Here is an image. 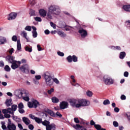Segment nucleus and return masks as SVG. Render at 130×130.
Instances as JSON below:
<instances>
[{
  "label": "nucleus",
  "instance_id": "obj_61",
  "mask_svg": "<svg viewBox=\"0 0 130 130\" xmlns=\"http://www.w3.org/2000/svg\"><path fill=\"white\" fill-rule=\"evenodd\" d=\"M90 125H94V126H95V125H96V124H95V122H94V121L93 120H91L90 121Z\"/></svg>",
  "mask_w": 130,
  "mask_h": 130
},
{
  "label": "nucleus",
  "instance_id": "obj_49",
  "mask_svg": "<svg viewBox=\"0 0 130 130\" xmlns=\"http://www.w3.org/2000/svg\"><path fill=\"white\" fill-rule=\"evenodd\" d=\"M125 25L128 28H130V20H127L125 22Z\"/></svg>",
  "mask_w": 130,
  "mask_h": 130
},
{
  "label": "nucleus",
  "instance_id": "obj_9",
  "mask_svg": "<svg viewBox=\"0 0 130 130\" xmlns=\"http://www.w3.org/2000/svg\"><path fill=\"white\" fill-rule=\"evenodd\" d=\"M20 71L22 72V73H24L25 74H27L29 73V67L28 64H24L21 66L19 68Z\"/></svg>",
  "mask_w": 130,
  "mask_h": 130
},
{
  "label": "nucleus",
  "instance_id": "obj_18",
  "mask_svg": "<svg viewBox=\"0 0 130 130\" xmlns=\"http://www.w3.org/2000/svg\"><path fill=\"white\" fill-rule=\"evenodd\" d=\"M21 36L23 37V38H25L27 42L29 41V38H28V35L26 33V31L23 30L21 31L20 34Z\"/></svg>",
  "mask_w": 130,
  "mask_h": 130
},
{
  "label": "nucleus",
  "instance_id": "obj_48",
  "mask_svg": "<svg viewBox=\"0 0 130 130\" xmlns=\"http://www.w3.org/2000/svg\"><path fill=\"white\" fill-rule=\"evenodd\" d=\"M18 108L19 109L24 108V105L23 104V103H19V104L18 105Z\"/></svg>",
  "mask_w": 130,
  "mask_h": 130
},
{
  "label": "nucleus",
  "instance_id": "obj_37",
  "mask_svg": "<svg viewBox=\"0 0 130 130\" xmlns=\"http://www.w3.org/2000/svg\"><path fill=\"white\" fill-rule=\"evenodd\" d=\"M35 20L36 21V22H42V19L41 18V17H35Z\"/></svg>",
  "mask_w": 130,
  "mask_h": 130
},
{
  "label": "nucleus",
  "instance_id": "obj_24",
  "mask_svg": "<svg viewBox=\"0 0 130 130\" xmlns=\"http://www.w3.org/2000/svg\"><path fill=\"white\" fill-rule=\"evenodd\" d=\"M7 58L9 62H10V63H12V62L15 61V60H14V57H13V56H8Z\"/></svg>",
  "mask_w": 130,
  "mask_h": 130
},
{
  "label": "nucleus",
  "instance_id": "obj_53",
  "mask_svg": "<svg viewBox=\"0 0 130 130\" xmlns=\"http://www.w3.org/2000/svg\"><path fill=\"white\" fill-rule=\"evenodd\" d=\"M29 15H30V16H34L35 15V11L30 10L29 12Z\"/></svg>",
  "mask_w": 130,
  "mask_h": 130
},
{
  "label": "nucleus",
  "instance_id": "obj_38",
  "mask_svg": "<svg viewBox=\"0 0 130 130\" xmlns=\"http://www.w3.org/2000/svg\"><path fill=\"white\" fill-rule=\"evenodd\" d=\"M29 3L31 6H34L36 4V1L35 0H29Z\"/></svg>",
  "mask_w": 130,
  "mask_h": 130
},
{
  "label": "nucleus",
  "instance_id": "obj_1",
  "mask_svg": "<svg viewBox=\"0 0 130 130\" xmlns=\"http://www.w3.org/2000/svg\"><path fill=\"white\" fill-rule=\"evenodd\" d=\"M61 13L60 7L54 5H51L48 7V13L46 10L44 9H41L39 10L40 16L43 18H45L47 16V20H52L53 17L59 16Z\"/></svg>",
  "mask_w": 130,
  "mask_h": 130
},
{
  "label": "nucleus",
  "instance_id": "obj_23",
  "mask_svg": "<svg viewBox=\"0 0 130 130\" xmlns=\"http://www.w3.org/2000/svg\"><path fill=\"white\" fill-rule=\"evenodd\" d=\"M51 101L52 102V103H58V102H59V99H58V98L55 97V96H53L51 98Z\"/></svg>",
  "mask_w": 130,
  "mask_h": 130
},
{
  "label": "nucleus",
  "instance_id": "obj_25",
  "mask_svg": "<svg viewBox=\"0 0 130 130\" xmlns=\"http://www.w3.org/2000/svg\"><path fill=\"white\" fill-rule=\"evenodd\" d=\"M24 49L25 50V51H27L28 52H32V46H26L24 47Z\"/></svg>",
  "mask_w": 130,
  "mask_h": 130
},
{
  "label": "nucleus",
  "instance_id": "obj_10",
  "mask_svg": "<svg viewBox=\"0 0 130 130\" xmlns=\"http://www.w3.org/2000/svg\"><path fill=\"white\" fill-rule=\"evenodd\" d=\"M67 60L68 62H77L78 61V57L76 55H74L72 56L71 55H69L67 57Z\"/></svg>",
  "mask_w": 130,
  "mask_h": 130
},
{
  "label": "nucleus",
  "instance_id": "obj_28",
  "mask_svg": "<svg viewBox=\"0 0 130 130\" xmlns=\"http://www.w3.org/2000/svg\"><path fill=\"white\" fill-rule=\"evenodd\" d=\"M58 34L59 36H61V37H66L67 36V35L61 31H58Z\"/></svg>",
  "mask_w": 130,
  "mask_h": 130
},
{
  "label": "nucleus",
  "instance_id": "obj_58",
  "mask_svg": "<svg viewBox=\"0 0 130 130\" xmlns=\"http://www.w3.org/2000/svg\"><path fill=\"white\" fill-rule=\"evenodd\" d=\"M74 121L76 123H80V121L78 118H74Z\"/></svg>",
  "mask_w": 130,
  "mask_h": 130
},
{
  "label": "nucleus",
  "instance_id": "obj_62",
  "mask_svg": "<svg viewBox=\"0 0 130 130\" xmlns=\"http://www.w3.org/2000/svg\"><path fill=\"white\" fill-rule=\"evenodd\" d=\"M19 112L20 113H24L25 112V111L23 109H19Z\"/></svg>",
  "mask_w": 130,
  "mask_h": 130
},
{
  "label": "nucleus",
  "instance_id": "obj_17",
  "mask_svg": "<svg viewBox=\"0 0 130 130\" xmlns=\"http://www.w3.org/2000/svg\"><path fill=\"white\" fill-rule=\"evenodd\" d=\"M22 121H23L24 123L26 124V125H29L30 123H31V121L27 117H22Z\"/></svg>",
  "mask_w": 130,
  "mask_h": 130
},
{
  "label": "nucleus",
  "instance_id": "obj_30",
  "mask_svg": "<svg viewBox=\"0 0 130 130\" xmlns=\"http://www.w3.org/2000/svg\"><path fill=\"white\" fill-rule=\"evenodd\" d=\"M61 28H65V30H66V31H71V30H72V27L71 26H65V25H63L62 26H61Z\"/></svg>",
  "mask_w": 130,
  "mask_h": 130
},
{
  "label": "nucleus",
  "instance_id": "obj_7",
  "mask_svg": "<svg viewBox=\"0 0 130 130\" xmlns=\"http://www.w3.org/2000/svg\"><path fill=\"white\" fill-rule=\"evenodd\" d=\"M27 105L29 108H37L39 106V102L37 100H34L31 102H28Z\"/></svg>",
  "mask_w": 130,
  "mask_h": 130
},
{
  "label": "nucleus",
  "instance_id": "obj_5",
  "mask_svg": "<svg viewBox=\"0 0 130 130\" xmlns=\"http://www.w3.org/2000/svg\"><path fill=\"white\" fill-rule=\"evenodd\" d=\"M42 124L43 125L46 126V130H52L56 129V125L54 123L50 124V122L47 120H45L44 121H42Z\"/></svg>",
  "mask_w": 130,
  "mask_h": 130
},
{
  "label": "nucleus",
  "instance_id": "obj_19",
  "mask_svg": "<svg viewBox=\"0 0 130 130\" xmlns=\"http://www.w3.org/2000/svg\"><path fill=\"white\" fill-rule=\"evenodd\" d=\"M122 10L125 11V12H130V5H123L122 7Z\"/></svg>",
  "mask_w": 130,
  "mask_h": 130
},
{
  "label": "nucleus",
  "instance_id": "obj_45",
  "mask_svg": "<svg viewBox=\"0 0 130 130\" xmlns=\"http://www.w3.org/2000/svg\"><path fill=\"white\" fill-rule=\"evenodd\" d=\"M113 124L115 127H117L119 125L118 122H117L116 121H113Z\"/></svg>",
  "mask_w": 130,
  "mask_h": 130
},
{
  "label": "nucleus",
  "instance_id": "obj_63",
  "mask_svg": "<svg viewBox=\"0 0 130 130\" xmlns=\"http://www.w3.org/2000/svg\"><path fill=\"white\" fill-rule=\"evenodd\" d=\"M114 111L115 112H119V109L117 107H116L114 108Z\"/></svg>",
  "mask_w": 130,
  "mask_h": 130
},
{
  "label": "nucleus",
  "instance_id": "obj_43",
  "mask_svg": "<svg viewBox=\"0 0 130 130\" xmlns=\"http://www.w3.org/2000/svg\"><path fill=\"white\" fill-rule=\"evenodd\" d=\"M81 124H83V125H85V124H86V125H89V122L83 120L81 122Z\"/></svg>",
  "mask_w": 130,
  "mask_h": 130
},
{
  "label": "nucleus",
  "instance_id": "obj_14",
  "mask_svg": "<svg viewBox=\"0 0 130 130\" xmlns=\"http://www.w3.org/2000/svg\"><path fill=\"white\" fill-rule=\"evenodd\" d=\"M17 13H10L7 18V19L9 20V21H12V20H15V19H16V18H17Z\"/></svg>",
  "mask_w": 130,
  "mask_h": 130
},
{
  "label": "nucleus",
  "instance_id": "obj_29",
  "mask_svg": "<svg viewBox=\"0 0 130 130\" xmlns=\"http://www.w3.org/2000/svg\"><path fill=\"white\" fill-rule=\"evenodd\" d=\"M119 57L121 59H123V58H124V57H125V52H121L120 53Z\"/></svg>",
  "mask_w": 130,
  "mask_h": 130
},
{
  "label": "nucleus",
  "instance_id": "obj_52",
  "mask_svg": "<svg viewBox=\"0 0 130 130\" xmlns=\"http://www.w3.org/2000/svg\"><path fill=\"white\" fill-rule=\"evenodd\" d=\"M28 128L30 130H33L34 129V126L31 124H28Z\"/></svg>",
  "mask_w": 130,
  "mask_h": 130
},
{
  "label": "nucleus",
  "instance_id": "obj_51",
  "mask_svg": "<svg viewBox=\"0 0 130 130\" xmlns=\"http://www.w3.org/2000/svg\"><path fill=\"white\" fill-rule=\"evenodd\" d=\"M57 54L59 56H64V53H63V52H61L60 51H58L57 52Z\"/></svg>",
  "mask_w": 130,
  "mask_h": 130
},
{
  "label": "nucleus",
  "instance_id": "obj_31",
  "mask_svg": "<svg viewBox=\"0 0 130 130\" xmlns=\"http://www.w3.org/2000/svg\"><path fill=\"white\" fill-rule=\"evenodd\" d=\"M36 122H37V123H42V119L41 118H39L38 117L36 118V119H35Z\"/></svg>",
  "mask_w": 130,
  "mask_h": 130
},
{
  "label": "nucleus",
  "instance_id": "obj_55",
  "mask_svg": "<svg viewBox=\"0 0 130 130\" xmlns=\"http://www.w3.org/2000/svg\"><path fill=\"white\" fill-rule=\"evenodd\" d=\"M29 117H30V118H31V119H34V120H35L36 118V117H35V116L33 115L32 114H29Z\"/></svg>",
  "mask_w": 130,
  "mask_h": 130
},
{
  "label": "nucleus",
  "instance_id": "obj_56",
  "mask_svg": "<svg viewBox=\"0 0 130 130\" xmlns=\"http://www.w3.org/2000/svg\"><path fill=\"white\" fill-rule=\"evenodd\" d=\"M37 48L38 51H41V50H42V48H41L40 45H37Z\"/></svg>",
  "mask_w": 130,
  "mask_h": 130
},
{
  "label": "nucleus",
  "instance_id": "obj_39",
  "mask_svg": "<svg viewBox=\"0 0 130 130\" xmlns=\"http://www.w3.org/2000/svg\"><path fill=\"white\" fill-rule=\"evenodd\" d=\"M6 72H10V71H11V68H10V67L8 65H6L5 68H4Z\"/></svg>",
  "mask_w": 130,
  "mask_h": 130
},
{
  "label": "nucleus",
  "instance_id": "obj_47",
  "mask_svg": "<svg viewBox=\"0 0 130 130\" xmlns=\"http://www.w3.org/2000/svg\"><path fill=\"white\" fill-rule=\"evenodd\" d=\"M50 25L52 27V28H53V29H56V25L53 22H50Z\"/></svg>",
  "mask_w": 130,
  "mask_h": 130
},
{
  "label": "nucleus",
  "instance_id": "obj_41",
  "mask_svg": "<svg viewBox=\"0 0 130 130\" xmlns=\"http://www.w3.org/2000/svg\"><path fill=\"white\" fill-rule=\"evenodd\" d=\"M12 41H14V42H16L17 40H18V37H17V36H13L12 37Z\"/></svg>",
  "mask_w": 130,
  "mask_h": 130
},
{
  "label": "nucleus",
  "instance_id": "obj_3",
  "mask_svg": "<svg viewBox=\"0 0 130 130\" xmlns=\"http://www.w3.org/2000/svg\"><path fill=\"white\" fill-rule=\"evenodd\" d=\"M14 95L19 99L22 98L24 101L28 102L30 100L28 91L24 89H17L14 91Z\"/></svg>",
  "mask_w": 130,
  "mask_h": 130
},
{
  "label": "nucleus",
  "instance_id": "obj_15",
  "mask_svg": "<svg viewBox=\"0 0 130 130\" xmlns=\"http://www.w3.org/2000/svg\"><path fill=\"white\" fill-rule=\"evenodd\" d=\"M73 127L77 130H87L88 129V127L81 126L80 124H76L73 126Z\"/></svg>",
  "mask_w": 130,
  "mask_h": 130
},
{
  "label": "nucleus",
  "instance_id": "obj_12",
  "mask_svg": "<svg viewBox=\"0 0 130 130\" xmlns=\"http://www.w3.org/2000/svg\"><path fill=\"white\" fill-rule=\"evenodd\" d=\"M8 124L7 126V128H8V130H16V125L12 123L11 119H8Z\"/></svg>",
  "mask_w": 130,
  "mask_h": 130
},
{
  "label": "nucleus",
  "instance_id": "obj_57",
  "mask_svg": "<svg viewBox=\"0 0 130 130\" xmlns=\"http://www.w3.org/2000/svg\"><path fill=\"white\" fill-rule=\"evenodd\" d=\"M120 98L121 100H125L126 99V97L124 94H122Z\"/></svg>",
  "mask_w": 130,
  "mask_h": 130
},
{
  "label": "nucleus",
  "instance_id": "obj_50",
  "mask_svg": "<svg viewBox=\"0 0 130 130\" xmlns=\"http://www.w3.org/2000/svg\"><path fill=\"white\" fill-rule=\"evenodd\" d=\"M8 52L10 54H13V52H14V48H12L8 50Z\"/></svg>",
  "mask_w": 130,
  "mask_h": 130
},
{
  "label": "nucleus",
  "instance_id": "obj_6",
  "mask_svg": "<svg viewBox=\"0 0 130 130\" xmlns=\"http://www.w3.org/2000/svg\"><path fill=\"white\" fill-rule=\"evenodd\" d=\"M103 81L107 86H110V85H113L114 84V79L111 78L107 75L104 76Z\"/></svg>",
  "mask_w": 130,
  "mask_h": 130
},
{
  "label": "nucleus",
  "instance_id": "obj_20",
  "mask_svg": "<svg viewBox=\"0 0 130 130\" xmlns=\"http://www.w3.org/2000/svg\"><path fill=\"white\" fill-rule=\"evenodd\" d=\"M7 43V39L4 37L0 36V45Z\"/></svg>",
  "mask_w": 130,
  "mask_h": 130
},
{
  "label": "nucleus",
  "instance_id": "obj_16",
  "mask_svg": "<svg viewBox=\"0 0 130 130\" xmlns=\"http://www.w3.org/2000/svg\"><path fill=\"white\" fill-rule=\"evenodd\" d=\"M69 107V103L63 101L60 103V108L61 109H66Z\"/></svg>",
  "mask_w": 130,
  "mask_h": 130
},
{
  "label": "nucleus",
  "instance_id": "obj_34",
  "mask_svg": "<svg viewBox=\"0 0 130 130\" xmlns=\"http://www.w3.org/2000/svg\"><path fill=\"white\" fill-rule=\"evenodd\" d=\"M52 82L53 83H55L57 85H58L59 84V80H58V79H57V78H53Z\"/></svg>",
  "mask_w": 130,
  "mask_h": 130
},
{
  "label": "nucleus",
  "instance_id": "obj_11",
  "mask_svg": "<svg viewBox=\"0 0 130 130\" xmlns=\"http://www.w3.org/2000/svg\"><path fill=\"white\" fill-rule=\"evenodd\" d=\"M21 63H22L21 61L15 60L12 63L11 68L13 70H16L21 66Z\"/></svg>",
  "mask_w": 130,
  "mask_h": 130
},
{
  "label": "nucleus",
  "instance_id": "obj_21",
  "mask_svg": "<svg viewBox=\"0 0 130 130\" xmlns=\"http://www.w3.org/2000/svg\"><path fill=\"white\" fill-rule=\"evenodd\" d=\"M21 49H22V46H21V42L20 41V40H18L17 43V50L19 51H21Z\"/></svg>",
  "mask_w": 130,
  "mask_h": 130
},
{
  "label": "nucleus",
  "instance_id": "obj_32",
  "mask_svg": "<svg viewBox=\"0 0 130 130\" xmlns=\"http://www.w3.org/2000/svg\"><path fill=\"white\" fill-rule=\"evenodd\" d=\"M86 95L88 97H92L93 96V92L90 90L86 91Z\"/></svg>",
  "mask_w": 130,
  "mask_h": 130
},
{
  "label": "nucleus",
  "instance_id": "obj_8",
  "mask_svg": "<svg viewBox=\"0 0 130 130\" xmlns=\"http://www.w3.org/2000/svg\"><path fill=\"white\" fill-rule=\"evenodd\" d=\"M3 112L5 114L4 116L6 118H10V117H11L10 114H13V111H12V109H11V108H9L8 109L3 110ZM8 113H9V114Z\"/></svg>",
  "mask_w": 130,
  "mask_h": 130
},
{
  "label": "nucleus",
  "instance_id": "obj_4",
  "mask_svg": "<svg viewBox=\"0 0 130 130\" xmlns=\"http://www.w3.org/2000/svg\"><path fill=\"white\" fill-rule=\"evenodd\" d=\"M43 77L44 80H45V83L47 86H52L53 85L51 73L46 72L44 74Z\"/></svg>",
  "mask_w": 130,
  "mask_h": 130
},
{
  "label": "nucleus",
  "instance_id": "obj_33",
  "mask_svg": "<svg viewBox=\"0 0 130 130\" xmlns=\"http://www.w3.org/2000/svg\"><path fill=\"white\" fill-rule=\"evenodd\" d=\"M54 92V88H51L50 89L48 90L47 93L49 95H51L52 93Z\"/></svg>",
  "mask_w": 130,
  "mask_h": 130
},
{
  "label": "nucleus",
  "instance_id": "obj_46",
  "mask_svg": "<svg viewBox=\"0 0 130 130\" xmlns=\"http://www.w3.org/2000/svg\"><path fill=\"white\" fill-rule=\"evenodd\" d=\"M71 79L72 80V82L73 84H75V83H76V79H75V76H74V75H72L71 76Z\"/></svg>",
  "mask_w": 130,
  "mask_h": 130
},
{
  "label": "nucleus",
  "instance_id": "obj_54",
  "mask_svg": "<svg viewBox=\"0 0 130 130\" xmlns=\"http://www.w3.org/2000/svg\"><path fill=\"white\" fill-rule=\"evenodd\" d=\"M35 78L36 79V80H41V75H36L35 76Z\"/></svg>",
  "mask_w": 130,
  "mask_h": 130
},
{
  "label": "nucleus",
  "instance_id": "obj_60",
  "mask_svg": "<svg viewBox=\"0 0 130 130\" xmlns=\"http://www.w3.org/2000/svg\"><path fill=\"white\" fill-rule=\"evenodd\" d=\"M18 127H19V128H20V130H23V126L22 125V124L18 123Z\"/></svg>",
  "mask_w": 130,
  "mask_h": 130
},
{
  "label": "nucleus",
  "instance_id": "obj_13",
  "mask_svg": "<svg viewBox=\"0 0 130 130\" xmlns=\"http://www.w3.org/2000/svg\"><path fill=\"white\" fill-rule=\"evenodd\" d=\"M78 33H79L82 38H85V37H86L88 35L87 30L84 29L83 28H80L78 31Z\"/></svg>",
  "mask_w": 130,
  "mask_h": 130
},
{
  "label": "nucleus",
  "instance_id": "obj_59",
  "mask_svg": "<svg viewBox=\"0 0 130 130\" xmlns=\"http://www.w3.org/2000/svg\"><path fill=\"white\" fill-rule=\"evenodd\" d=\"M72 86H74V87H79L80 85L78 83H71Z\"/></svg>",
  "mask_w": 130,
  "mask_h": 130
},
{
  "label": "nucleus",
  "instance_id": "obj_64",
  "mask_svg": "<svg viewBox=\"0 0 130 130\" xmlns=\"http://www.w3.org/2000/svg\"><path fill=\"white\" fill-rule=\"evenodd\" d=\"M126 115H127L128 120L130 121V113H127L126 114Z\"/></svg>",
  "mask_w": 130,
  "mask_h": 130
},
{
  "label": "nucleus",
  "instance_id": "obj_36",
  "mask_svg": "<svg viewBox=\"0 0 130 130\" xmlns=\"http://www.w3.org/2000/svg\"><path fill=\"white\" fill-rule=\"evenodd\" d=\"M111 49H113L114 50H120L121 48L119 46H116V47H114V46H112L111 47Z\"/></svg>",
  "mask_w": 130,
  "mask_h": 130
},
{
  "label": "nucleus",
  "instance_id": "obj_22",
  "mask_svg": "<svg viewBox=\"0 0 130 130\" xmlns=\"http://www.w3.org/2000/svg\"><path fill=\"white\" fill-rule=\"evenodd\" d=\"M45 112H47L50 115H51V116H53V117H55V114H54L53 111H52L49 109H47V110H46Z\"/></svg>",
  "mask_w": 130,
  "mask_h": 130
},
{
  "label": "nucleus",
  "instance_id": "obj_40",
  "mask_svg": "<svg viewBox=\"0 0 130 130\" xmlns=\"http://www.w3.org/2000/svg\"><path fill=\"white\" fill-rule=\"evenodd\" d=\"M24 30H26V31H31V30H32V27L30 26H26Z\"/></svg>",
  "mask_w": 130,
  "mask_h": 130
},
{
  "label": "nucleus",
  "instance_id": "obj_42",
  "mask_svg": "<svg viewBox=\"0 0 130 130\" xmlns=\"http://www.w3.org/2000/svg\"><path fill=\"white\" fill-rule=\"evenodd\" d=\"M32 37H34V38H36V37H37V31H32Z\"/></svg>",
  "mask_w": 130,
  "mask_h": 130
},
{
  "label": "nucleus",
  "instance_id": "obj_27",
  "mask_svg": "<svg viewBox=\"0 0 130 130\" xmlns=\"http://www.w3.org/2000/svg\"><path fill=\"white\" fill-rule=\"evenodd\" d=\"M17 108H18V106H17L16 105H13L12 106L11 110H12V112H13V114H14V112L16 111V110H17Z\"/></svg>",
  "mask_w": 130,
  "mask_h": 130
},
{
  "label": "nucleus",
  "instance_id": "obj_35",
  "mask_svg": "<svg viewBox=\"0 0 130 130\" xmlns=\"http://www.w3.org/2000/svg\"><path fill=\"white\" fill-rule=\"evenodd\" d=\"M104 105H109L110 104V101H109V100H105L103 102Z\"/></svg>",
  "mask_w": 130,
  "mask_h": 130
},
{
  "label": "nucleus",
  "instance_id": "obj_2",
  "mask_svg": "<svg viewBox=\"0 0 130 130\" xmlns=\"http://www.w3.org/2000/svg\"><path fill=\"white\" fill-rule=\"evenodd\" d=\"M71 106L74 108H81L90 105V101L83 99H70L68 100Z\"/></svg>",
  "mask_w": 130,
  "mask_h": 130
},
{
  "label": "nucleus",
  "instance_id": "obj_44",
  "mask_svg": "<svg viewBox=\"0 0 130 130\" xmlns=\"http://www.w3.org/2000/svg\"><path fill=\"white\" fill-rule=\"evenodd\" d=\"M94 127L97 130H100L101 128H102L101 125H100L99 124L94 125Z\"/></svg>",
  "mask_w": 130,
  "mask_h": 130
},
{
  "label": "nucleus",
  "instance_id": "obj_26",
  "mask_svg": "<svg viewBox=\"0 0 130 130\" xmlns=\"http://www.w3.org/2000/svg\"><path fill=\"white\" fill-rule=\"evenodd\" d=\"M6 104L7 106H11L12 104V99H7L6 102Z\"/></svg>",
  "mask_w": 130,
  "mask_h": 130
}]
</instances>
